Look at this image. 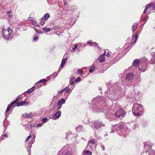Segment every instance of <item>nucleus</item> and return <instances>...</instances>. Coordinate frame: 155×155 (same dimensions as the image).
Listing matches in <instances>:
<instances>
[{
  "instance_id": "f257e3e1",
  "label": "nucleus",
  "mask_w": 155,
  "mask_h": 155,
  "mask_svg": "<svg viewBox=\"0 0 155 155\" xmlns=\"http://www.w3.org/2000/svg\"><path fill=\"white\" fill-rule=\"evenodd\" d=\"M140 81V78H138L135 79L132 85L127 86L120 81H118L115 83H108L107 84V87L109 89V93L107 96L111 100L116 101L121 97V96L118 95L116 94L117 93V91L118 93H122L124 91L125 88L128 89V90L134 89L135 86L138 85Z\"/></svg>"
},
{
  "instance_id": "f03ea898",
  "label": "nucleus",
  "mask_w": 155,
  "mask_h": 155,
  "mask_svg": "<svg viewBox=\"0 0 155 155\" xmlns=\"http://www.w3.org/2000/svg\"><path fill=\"white\" fill-rule=\"evenodd\" d=\"M102 99V97L99 96L94 98L92 100L91 104L92 108L94 111L95 112H104V113L107 116L106 117V118H109L110 117L111 115L112 116V117L115 116L117 117L124 116L126 112L123 108H120L118 111H115V113H114V111L115 110L118 108V104H117L116 107H115L116 104H113L110 110L107 109L106 110H104V109L102 108V106L99 104Z\"/></svg>"
},
{
  "instance_id": "7ed1b4c3",
  "label": "nucleus",
  "mask_w": 155,
  "mask_h": 155,
  "mask_svg": "<svg viewBox=\"0 0 155 155\" xmlns=\"http://www.w3.org/2000/svg\"><path fill=\"white\" fill-rule=\"evenodd\" d=\"M148 64V60L146 58H143L141 59L135 60L133 62V65L137 67L138 65L137 68L140 71L144 72L146 70L147 65Z\"/></svg>"
},
{
  "instance_id": "20e7f679",
  "label": "nucleus",
  "mask_w": 155,
  "mask_h": 155,
  "mask_svg": "<svg viewBox=\"0 0 155 155\" xmlns=\"http://www.w3.org/2000/svg\"><path fill=\"white\" fill-rule=\"evenodd\" d=\"M117 131V133L122 132V133L120 134V135H124L128 131V129L126 127L124 128L123 124H115L113 126V128L111 129V132L110 133H114V130Z\"/></svg>"
},
{
  "instance_id": "39448f33",
  "label": "nucleus",
  "mask_w": 155,
  "mask_h": 155,
  "mask_svg": "<svg viewBox=\"0 0 155 155\" xmlns=\"http://www.w3.org/2000/svg\"><path fill=\"white\" fill-rule=\"evenodd\" d=\"M144 148L146 152L143 153L144 155H155V151L151 149L153 144L149 142H144Z\"/></svg>"
},
{
  "instance_id": "423d86ee",
  "label": "nucleus",
  "mask_w": 155,
  "mask_h": 155,
  "mask_svg": "<svg viewBox=\"0 0 155 155\" xmlns=\"http://www.w3.org/2000/svg\"><path fill=\"white\" fill-rule=\"evenodd\" d=\"M138 37V35L137 33L134 34L130 38H128L126 41L127 43L125 44L124 47L127 48V46L128 47L127 48L129 49H130L131 46L130 45L135 43L137 41Z\"/></svg>"
},
{
  "instance_id": "0eeeda50",
  "label": "nucleus",
  "mask_w": 155,
  "mask_h": 155,
  "mask_svg": "<svg viewBox=\"0 0 155 155\" xmlns=\"http://www.w3.org/2000/svg\"><path fill=\"white\" fill-rule=\"evenodd\" d=\"M121 93L123 94V95L125 94L126 93V96L127 98H130L138 96L140 94L139 92H135L134 89H133L128 90V89L125 88L124 91Z\"/></svg>"
},
{
  "instance_id": "6e6552de",
  "label": "nucleus",
  "mask_w": 155,
  "mask_h": 155,
  "mask_svg": "<svg viewBox=\"0 0 155 155\" xmlns=\"http://www.w3.org/2000/svg\"><path fill=\"white\" fill-rule=\"evenodd\" d=\"M2 30V36L4 39L7 40H11L12 37V30L9 27L8 29H5L3 27L1 28Z\"/></svg>"
},
{
  "instance_id": "1a4fd4ad",
  "label": "nucleus",
  "mask_w": 155,
  "mask_h": 155,
  "mask_svg": "<svg viewBox=\"0 0 155 155\" xmlns=\"http://www.w3.org/2000/svg\"><path fill=\"white\" fill-rule=\"evenodd\" d=\"M132 112L134 115L140 116L143 112V107L140 104H135L133 107Z\"/></svg>"
},
{
  "instance_id": "9d476101",
  "label": "nucleus",
  "mask_w": 155,
  "mask_h": 155,
  "mask_svg": "<svg viewBox=\"0 0 155 155\" xmlns=\"http://www.w3.org/2000/svg\"><path fill=\"white\" fill-rule=\"evenodd\" d=\"M104 126V124L99 120H96L94 122H92V124L91 125V126L93 128H94L97 129Z\"/></svg>"
},
{
  "instance_id": "9b49d317",
  "label": "nucleus",
  "mask_w": 155,
  "mask_h": 155,
  "mask_svg": "<svg viewBox=\"0 0 155 155\" xmlns=\"http://www.w3.org/2000/svg\"><path fill=\"white\" fill-rule=\"evenodd\" d=\"M68 146L66 145L61 150L59 151L57 155H72L71 152L68 151Z\"/></svg>"
},
{
  "instance_id": "f8f14e48",
  "label": "nucleus",
  "mask_w": 155,
  "mask_h": 155,
  "mask_svg": "<svg viewBox=\"0 0 155 155\" xmlns=\"http://www.w3.org/2000/svg\"><path fill=\"white\" fill-rule=\"evenodd\" d=\"M127 71L125 70L123 74L126 75V79L128 80H132L134 78V74L132 73H126Z\"/></svg>"
},
{
  "instance_id": "ddd939ff",
  "label": "nucleus",
  "mask_w": 155,
  "mask_h": 155,
  "mask_svg": "<svg viewBox=\"0 0 155 155\" xmlns=\"http://www.w3.org/2000/svg\"><path fill=\"white\" fill-rule=\"evenodd\" d=\"M61 111L57 110V111L54 114L51 118L54 120H56L58 119L61 116Z\"/></svg>"
},
{
  "instance_id": "4468645a",
  "label": "nucleus",
  "mask_w": 155,
  "mask_h": 155,
  "mask_svg": "<svg viewBox=\"0 0 155 155\" xmlns=\"http://www.w3.org/2000/svg\"><path fill=\"white\" fill-rule=\"evenodd\" d=\"M74 87V85L73 84H70L68 85V87H66L64 88L65 91H66V93H69L72 91Z\"/></svg>"
},
{
  "instance_id": "2eb2a0df",
  "label": "nucleus",
  "mask_w": 155,
  "mask_h": 155,
  "mask_svg": "<svg viewBox=\"0 0 155 155\" xmlns=\"http://www.w3.org/2000/svg\"><path fill=\"white\" fill-rule=\"evenodd\" d=\"M66 23V27L67 28L72 26L75 22V20H67Z\"/></svg>"
},
{
  "instance_id": "dca6fc26",
  "label": "nucleus",
  "mask_w": 155,
  "mask_h": 155,
  "mask_svg": "<svg viewBox=\"0 0 155 155\" xmlns=\"http://www.w3.org/2000/svg\"><path fill=\"white\" fill-rule=\"evenodd\" d=\"M153 5V3H150L148 4H147L145 6V8L143 11V13L144 14L146 13L148 8L152 6Z\"/></svg>"
},
{
  "instance_id": "f3484780",
  "label": "nucleus",
  "mask_w": 155,
  "mask_h": 155,
  "mask_svg": "<svg viewBox=\"0 0 155 155\" xmlns=\"http://www.w3.org/2000/svg\"><path fill=\"white\" fill-rule=\"evenodd\" d=\"M97 64V62L94 63L91 66V67L90 69L89 70V72L90 73H92L94 71L95 68H96L95 66Z\"/></svg>"
},
{
  "instance_id": "a211bd4d",
  "label": "nucleus",
  "mask_w": 155,
  "mask_h": 155,
  "mask_svg": "<svg viewBox=\"0 0 155 155\" xmlns=\"http://www.w3.org/2000/svg\"><path fill=\"white\" fill-rule=\"evenodd\" d=\"M76 130L77 132H84L85 131V129L83 128L81 125H80L76 127Z\"/></svg>"
},
{
  "instance_id": "6ab92c4d",
  "label": "nucleus",
  "mask_w": 155,
  "mask_h": 155,
  "mask_svg": "<svg viewBox=\"0 0 155 155\" xmlns=\"http://www.w3.org/2000/svg\"><path fill=\"white\" fill-rule=\"evenodd\" d=\"M65 99L63 98H61L59 100L57 104V105H60L62 106V104H64L65 103Z\"/></svg>"
},
{
  "instance_id": "aec40b11",
  "label": "nucleus",
  "mask_w": 155,
  "mask_h": 155,
  "mask_svg": "<svg viewBox=\"0 0 155 155\" xmlns=\"http://www.w3.org/2000/svg\"><path fill=\"white\" fill-rule=\"evenodd\" d=\"M32 115V114L31 113H29V114L25 113L23 114L22 116L24 117L31 118Z\"/></svg>"
},
{
  "instance_id": "412c9836",
  "label": "nucleus",
  "mask_w": 155,
  "mask_h": 155,
  "mask_svg": "<svg viewBox=\"0 0 155 155\" xmlns=\"http://www.w3.org/2000/svg\"><path fill=\"white\" fill-rule=\"evenodd\" d=\"M87 44L91 46H95V47H97L98 48H99V47L98 46L97 44L95 42L93 43L91 41H90L87 42Z\"/></svg>"
},
{
  "instance_id": "4be33fe9",
  "label": "nucleus",
  "mask_w": 155,
  "mask_h": 155,
  "mask_svg": "<svg viewBox=\"0 0 155 155\" xmlns=\"http://www.w3.org/2000/svg\"><path fill=\"white\" fill-rule=\"evenodd\" d=\"M92 154V152L89 150H84L82 153L83 155H91Z\"/></svg>"
},
{
  "instance_id": "5701e85b",
  "label": "nucleus",
  "mask_w": 155,
  "mask_h": 155,
  "mask_svg": "<svg viewBox=\"0 0 155 155\" xmlns=\"http://www.w3.org/2000/svg\"><path fill=\"white\" fill-rule=\"evenodd\" d=\"M91 143H92V144H94L95 146H96V142L94 139H91V140H89L88 142V145L87 146V147H88V145H90Z\"/></svg>"
},
{
  "instance_id": "b1692460",
  "label": "nucleus",
  "mask_w": 155,
  "mask_h": 155,
  "mask_svg": "<svg viewBox=\"0 0 155 155\" xmlns=\"http://www.w3.org/2000/svg\"><path fill=\"white\" fill-rule=\"evenodd\" d=\"M50 17V14L49 13H47L44 15L40 19H48Z\"/></svg>"
},
{
  "instance_id": "393cba45",
  "label": "nucleus",
  "mask_w": 155,
  "mask_h": 155,
  "mask_svg": "<svg viewBox=\"0 0 155 155\" xmlns=\"http://www.w3.org/2000/svg\"><path fill=\"white\" fill-rule=\"evenodd\" d=\"M67 61V59L66 58H63L61 61V68H63L64 65L65 64V63Z\"/></svg>"
},
{
  "instance_id": "a878e982",
  "label": "nucleus",
  "mask_w": 155,
  "mask_h": 155,
  "mask_svg": "<svg viewBox=\"0 0 155 155\" xmlns=\"http://www.w3.org/2000/svg\"><path fill=\"white\" fill-rule=\"evenodd\" d=\"M75 81V78L74 77H71L70 79L69 83L70 84L74 85V82Z\"/></svg>"
},
{
  "instance_id": "bb28decb",
  "label": "nucleus",
  "mask_w": 155,
  "mask_h": 155,
  "mask_svg": "<svg viewBox=\"0 0 155 155\" xmlns=\"http://www.w3.org/2000/svg\"><path fill=\"white\" fill-rule=\"evenodd\" d=\"M35 88V87L34 86L31 88L28 89L26 91L28 94H29L30 93H31L33 92Z\"/></svg>"
},
{
  "instance_id": "cd10ccee",
  "label": "nucleus",
  "mask_w": 155,
  "mask_h": 155,
  "mask_svg": "<svg viewBox=\"0 0 155 155\" xmlns=\"http://www.w3.org/2000/svg\"><path fill=\"white\" fill-rule=\"evenodd\" d=\"M138 24L137 23H135L133 24L132 27V31H134L135 30Z\"/></svg>"
},
{
  "instance_id": "c85d7f7f",
  "label": "nucleus",
  "mask_w": 155,
  "mask_h": 155,
  "mask_svg": "<svg viewBox=\"0 0 155 155\" xmlns=\"http://www.w3.org/2000/svg\"><path fill=\"white\" fill-rule=\"evenodd\" d=\"M98 59L99 62L100 63L103 62L105 61V58L104 57L101 56V55H100Z\"/></svg>"
},
{
  "instance_id": "c756f323",
  "label": "nucleus",
  "mask_w": 155,
  "mask_h": 155,
  "mask_svg": "<svg viewBox=\"0 0 155 155\" xmlns=\"http://www.w3.org/2000/svg\"><path fill=\"white\" fill-rule=\"evenodd\" d=\"M32 24L33 25L35 26L39 27V24L37 23L35 20H32Z\"/></svg>"
},
{
  "instance_id": "7c9ffc66",
  "label": "nucleus",
  "mask_w": 155,
  "mask_h": 155,
  "mask_svg": "<svg viewBox=\"0 0 155 155\" xmlns=\"http://www.w3.org/2000/svg\"><path fill=\"white\" fill-rule=\"evenodd\" d=\"M47 81L45 79H43L37 82L36 83V85H37V84H39L40 83H43L44 82H46Z\"/></svg>"
},
{
  "instance_id": "2f4dec72",
  "label": "nucleus",
  "mask_w": 155,
  "mask_h": 155,
  "mask_svg": "<svg viewBox=\"0 0 155 155\" xmlns=\"http://www.w3.org/2000/svg\"><path fill=\"white\" fill-rule=\"evenodd\" d=\"M8 15L10 18H11L13 16V14L12 12L11 11L7 12Z\"/></svg>"
},
{
  "instance_id": "473e14b6",
  "label": "nucleus",
  "mask_w": 155,
  "mask_h": 155,
  "mask_svg": "<svg viewBox=\"0 0 155 155\" xmlns=\"http://www.w3.org/2000/svg\"><path fill=\"white\" fill-rule=\"evenodd\" d=\"M38 36L36 35H35L34 36L33 39V41L34 42H36L38 41Z\"/></svg>"
},
{
  "instance_id": "72a5a7b5",
  "label": "nucleus",
  "mask_w": 155,
  "mask_h": 155,
  "mask_svg": "<svg viewBox=\"0 0 155 155\" xmlns=\"http://www.w3.org/2000/svg\"><path fill=\"white\" fill-rule=\"evenodd\" d=\"M10 109V108H9L8 107H7V108L6 110V114H5V117L6 118H5V119H6L7 118V117H8V114L9 113H8V114H7V113H8V112L9 110Z\"/></svg>"
},
{
  "instance_id": "f704fd0d",
  "label": "nucleus",
  "mask_w": 155,
  "mask_h": 155,
  "mask_svg": "<svg viewBox=\"0 0 155 155\" xmlns=\"http://www.w3.org/2000/svg\"><path fill=\"white\" fill-rule=\"evenodd\" d=\"M48 121V118L47 117L41 119L42 123H45Z\"/></svg>"
},
{
  "instance_id": "c9c22d12",
  "label": "nucleus",
  "mask_w": 155,
  "mask_h": 155,
  "mask_svg": "<svg viewBox=\"0 0 155 155\" xmlns=\"http://www.w3.org/2000/svg\"><path fill=\"white\" fill-rule=\"evenodd\" d=\"M42 29L43 31L45 32H48L51 30V29L50 28H43Z\"/></svg>"
},
{
  "instance_id": "e433bc0d",
  "label": "nucleus",
  "mask_w": 155,
  "mask_h": 155,
  "mask_svg": "<svg viewBox=\"0 0 155 155\" xmlns=\"http://www.w3.org/2000/svg\"><path fill=\"white\" fill-rule=\"evenodd\" d=\"M78 47V45L76 44L74 45V48H72L71 50V52H73L74 50L76 49Z\"/></svg>"
},
{
  "instance_id": "4c0bfd02",
  "label": "nucleus",
  "mask_w": 155,
  "mask_h": 155,
  "mask_svg": "<svg viewBox=\"0 0 155 155\" xmlns=\"http://www.w3.org/2000/svg\"><path fill=\"white\" fill-rule=\"evenodd\" d=\"M72 134V132H67L66 133V138H68V136H69L70 135H71Z\"/></svg>"
},
{
  "instance_id": "58836bf2",
  "label": "nucleus",
  "mask_w": 155,
  "mask_h": 155,
  "mask_svg": "<svg viewBox=\"0 0 155 155\" xmlns=\"http://www.w3.org/2000/svg\"><path fill=\"white\" fill-rule=\"evenodd\" d=\"M150 63L151 64H153L155 63V58H151V61Z\"/></svg>"
},
{
  "instance_id": "ea45409f",
  "label": "nucleus",
  "mask_w": 155,
  "mask_h": 155,
  "mask_svg": "<svg viewBox=\"0 0 155 155\" xmlns=\"http://www.w3.org/2000/svg\"><path fill=\"white\" fill-rule=\"evenodd\" d=\"M42 86V85L40 83L39 84H37L36 85V83L35 84V85L34 86V87H35V88H38L41 87Z\"/></svg>"
},
{
  "instance_id": "a19ab883",
  "label": "nucleus",
  "mask_w": 155,
  "mask_h": 155,
  "mask_svg": "<svg viewBox=\"0 0 155 155\" xmlns=\"http://www.w3.org/2000/svg\"><path fill=\"white\" fill-rule=\"evenodd\" d=\"M24 104H23V102H22V101L19 102L17 104V106L18 107L22 106Z\"/></svg>"
},
{
  "instance_id": "79ce46f5",
  "label": "nucleus",
  "mask_w": 155,
  "mask_h": 155,
  "mask_svg": "<svg viewBox=\"0 0 155 155\" xmlns=\"http://www.w3.org/2000/svg\"><path fill=\"white\" fill-rule=\"evenodd\" d=\"M148 124V122L147 121H144L142 124L143 126L144 127H146Z\"/></svg>"
},
{
  "instance_id": "37998d69",
  "label": "nucleus",
  "mask_w": 155,
  "mask_h": 155,
  "mask_svg": "<svg viewBox=\"0 0 155 155\" xmlns=\"http://www.w3.org/2000/svg\"><path fill=\"white\" fill-rule=\"evenodd\" d=\"M78 73L79 74H82L83 72V71L81 69H79L78 70Z\"/></svg>"
},
{
  "instance_id": "c03bdc74",
  "label": "nucleus",
  "mask_w": 155,
  "mask_h": 155,
  "mask_svg": "<svg viewBox=\"0 0 155 155\" xmlns=\"http://www.w3.org/2000/svg\"><path fill=\"white\" fill-rule=\"evenodd\" d=\"M81 81V78L80 77H78L77 78V79H76V80L75 81L76 82H78L80 81Z\"/></svg>"
},
{
  "instance_id": "a18cd8bd",
  "label": "nucleus",
  "mask_w": 155,
  "mask_h": 155,
  "mask_svg": "<svg viewBox=\"0 0 155 155\" xmlns=\"http://www.w3.org/2000/svg\"><path fill=\"white\" fill-rule=\"evenodd\" d=\"M35 135H33V139H32L31 140V143H34L35 140Z\"/></svg>"
},
{
  "instance_id": "49530a36",
  "label": "nucleus",
  "mask_w": 155,
  "mask_h": 155,
  "mask_svg": "<svg viewBox=\"0 0 155 155\" xmlns=\"http://www.w3.org/2000/svg\"><path fill=\"white\" fill-rule=\"evenodd\" d=\"M31 135H29L28 136L26 139L25 141L26 142L28 140H29V139L31 138Z\"/></svg>"
},
{
  "instance_id": "de8ad7c7",
  "label": "nucleus",
  "mask_w": 155,
  "mask_h": 155,
  "mask_svg": "<svg viewBox=\"0 0 155 155\" xmlns=\"http://www.w3.org/2000/svg\"><path fill=\"white\" fill-rule=\"evenodd\" d=\"M57 107L56 108L57 110H59L61 108L62 106L60 105H57Z\"/></svg>"
},
{
  "instance_id": "09e8293b",
  "label": "nucleus",
  "mask_w": 155,
  "mask_h": 155,
  "mask_svg": "<svg viewBox=\"0 0 155 155\" xmlns=\"http://www.w3.org/2000/svg\"><path fill=\"white\" fill-rule=\"evenodd\" d=\"M21 99V98L20 97H18L16 98L15 100V101L16 103L17 101H19Z\"/></svg>"
},
{
  "instance_id": "8fccbe9b",
  "label": "nucleus",
  "mask_w": 155,
  "mask_h": 155,
  "mask_svg": "<svg viewBox=\"0 0 155 155\" xmlns=\"http://www.w3.org/2000/svg\"><path fill=\"white\" fill-rule=\"evenodd\" d=\"M42 124H43L42 123L41 124H38L36 125V127H41L42 126Z\"/></svg>"
},
{
  "instance_id": "3c124183",
  "label": "nucleus",
  "mask_w": 155,
  "mask_h": 155,
  "mask_svg": "<svg viewBox=\"0 0 155 155\" xmlns=\"http://www.w3.org/2000/svg\"><path fill=\"white\" fill-rule=\"evenodd\" d=\"M45 20H42V21H40L41 24V25H43L45 23Z\"/></svg>"
},
{
  "instance_id": "603ef678",
  "label": "nucleus",
  "mask_w": 155,
  "mask_h": 155,
  "mask_svg": "<svg viewBox=\"0 0 155 155\" xmlns=\"http://www.w3.org/2000/svg\"><path fill=\"white\" fill-rule=\"evenodd\" d=\"M15 103H16L15 101H14L11 103L10 104L11 106L12 107Z\"/></svg>"
},
{
  "instance_id": "864d4df0",
  "label": "nucleus",
  "mask_w": 155,
  "mask_h": 155,
  "mask_svg": "<svg viewBox=\"0 0 155 155\" xmlns=\"http://www.w3.org/2000/svg\"><path fill=\"white\" fill-rule=\"evenodd\" d=\"M22 102H23V104H24V105H27L28 104V103L26 101H23Z\"/></svg>"
},
{
  "instance_id": "5fc2aeb1",
  "label": "nucleus",
  "mask_w": 155,
  "mask_h": 155,
  "mask_svg": "<svg viewBox=\"0 0 155 155\" xmlns=\"http://www.w3.org/2000/svg\"><path fill=\"white\" fill-rule=\"evenodd\" d=\"M36 124H31L30 125V129H31L32 128L34 127Z\"/></svg>"
},
{
  "instance_id": "6e6d98bb",
  "label": "nucleus",
  "mask_w": 155,
  "mask_h": 155,
  "mask_svg": "<svg viewBox=\"0 0 155 155\" xmlns=\"http://www.w3.org/2000/svg\"><path fill=\"white\" fill-rule=\"evenodd\" d=\"M64 91H65V90H64V88L61 91H59L58 92V94H62Z\"/></svg>"
},
{
  "instance_id": "4d7b16f0",
  "label": "nucleus",
  "mask_w": 155,
  "mask_h": 155,
  "mask_svg": "<svg viewBox=\"0 0 155 155\" xmlns=\"http://www.w3.org/2000/svg\"><path fill=\"white\" fill-rule=\"evenodd\" d=\"M152 57L155 58V52H153L152 53Z\"/></svg>"
},
{
  "instance_id": "13d9d810",
  "label": "nucleus",
  "mask_w": 155,
  "mask_h": 155,
  "mask_svg": "<svg viewBox=\"0 0 155 155\" xmlns=\"http://www.w3.org/2000/svg\"><path fill=\"white\" fill-rule=\"evenodd\" d=\"M101 147L103 150H105L104 147V146L103 144H101Z\"/></svg>"
},
{
  "instance_id": "bf43d9fd",
  "label": "nucleus",
  "mask_w": 155,
  "mask_h": 155,
  "mask_svg": "<svg viewBox=\"0 0 155 155\" xmlns=\"http://www.w3.org/2000/svg\"><path fill=\"white\" fill-rule=\"evenodd\" d=\"M58 75V73H54L52 75V76H54V77H55Z\"/></svg>"
},
{
  "instance_id": "052dcab7",
  "label": "nucleus",
  "mask_w": 155,
  "mask_h": 155,
  "mask_svg": "<svg viewBox=\"0 0 155 155\" xmlns=\"http://www.w3.org/2000/svg\"><path fill=\"white\" fill-rule=\"evenodd\" d=\"M3 126L4 127V131L3 132V133L6 131L7 130V127L6 126H5L4 124H3Z\"/></svg>"
},
{
  "instance_id": "680f3d73",
  "label": "nucleus",
  "mask_w": 155,
  "mask_h": 155,
  "mask_svg": "<svg viewBox=\"0 0 155 155\" xmlns=\"http://www.w3.org/2000/svg\"><path fill=\"white\" fill-rule=\"evenodd\" d=\"M110 56V52H107V56L108 57H109Z\"/></svg>"
},
{
  "instance_id": "e2e57ef3",
  "label": "nucleus",
  "mask_w": 155,
  "mask_h": 155,
  "mask_svg": "<svg viewBox=\"0 0 155 155\" xmlns=\"http://www.w3.org/2000/svg\"><path fill=\"white\" fill-rule=\"evenodd\" d=\"M152 6L153 10H155V2L154 3H153V5Z\"/></svg>"
},
{
  "instance_id": "0e129e2a",
  "label": "nucleus",
  "mask_w": 155,
  "mask_h": 155,
  "mask_svg": "<svg viewBox=\"0 0 155 155\" xmlns=\"http://www.w3.org/2000/svg\"><path fill=\"white\" fill-rule=\"evenodd\" d=\"M4 138V137L3 136H1V137H0V141H1L2 140H3Z\"/></svg>"
},
{
  "instance_id": "69168bd1",
  "label": "nucleus",
  "mask_w": 155,
  "mask_h": 155,
  "mask_svg": "<svg viewBox=\"0 0 155 155\" xmlns=\"http://www.w3.org/2000/svg\"><path fill=\"white\" fill-rule=\"evenodd\" d=\"M105 54H106V51H104V53H103V54H102V55H101V56L104 57V56L105 55Z\"/></svg>"
},
{
  "instance_id": "338daca9",
  "label": "nucleus",
  "mask_w": 155,
  "mask_h": 155,
  "mask_svg": "<svg viewBox=\"0 0 155 155\" xmlns=\"http://www.w3.org/2000/svg\"><path fill=\"white\" fill-rule=\"evenodd\" d=\"M34 28V29L35 30L36 32L37 33H41V34H42V32H38V31H37L36 29H35V28Z\"/></svg>"
},
{
  "instance_id": "774afa93",
  "label": "nucleus",
  "mask_w": 155,
  "mask_h": 155,
  "mask_svg": "<svg viewBox=\"0 0 155 155\" xmlns=\"http://www.w3.org/2000/svg\"><path fill=\"white\" fill-rule=\"evenodd\" d=\"M148 18V17L147 16L145 17L144 18L142 19H147Z\"/></svg>"
}]
</instances>
